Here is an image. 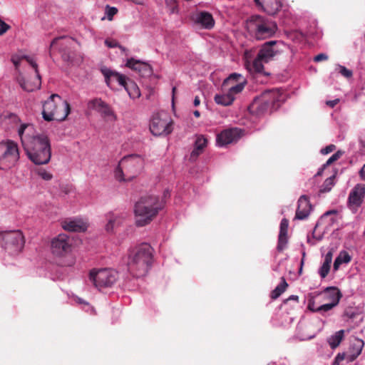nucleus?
Wrapping results in <instances>:
<instances>
[{
	"mask_svg": "<svg viewBox=\"0 0 365 365\" xmlns=\"http://www.w3.org/2000/svg\"><path fill=\"white\" fill-rule=\"evenodd\" d=\"M18 133L24 149L31 161L36 165H45L50 161L51 144L46 135H33L34 126L29 123L21 124Z\"/></svg>",
	"mask_w": 365,
	"mask_h": 365,
	"instance_id": "obj_1",
	"label": "nucleus"
},
{
	"mask_svg": "<svg viewBox=\"0 0 365 365\" xmlns=\"http://www.w3.org/2000/svg\"><path fill=\"white\" fill-rule=\"evenodd\" d=\"M170 197L168 190L160 197L155 195H145L142 196L135 203L134 213L135 215V224L138 227H143L149 224L163 210L165 206V198Z\"/></svg>",
	"mask_w": 365,
	"mask_h": 365,
	"instance_id": "obj_2",
	"label": "nucleus"
},
{
	"mask_svg": "<svg viewBox=\"0 0 365 365\" xmlns=\"http://www.w3.org/2000/svg\"><path fill=\"white\" fill-rule=\"evenodd\" d=\"M153 261V249L147 243H143L130 251L127 262L129 272L135 277L145 276Z\"/></svg>",
	"mask_w": 365,
	"mask_h": 365,
	"instance_id": "obj_3",
	"label": "nucleus"
},
{
	"mask_svg": "<svg viewBox=\"0 0 365 365\" xmlns=\"http://www.w3.org/2000/svg\"><path fill=\"white\" fill-rule=\"evenodd\" d=\"M285 99L286 94L279 88L266 91L255 98L248 110L251 114L260 116L277 110Z\"/></svg>",
	"mask_w": 365,
	"mask_h": 365,
	"instance_id": "obj_4",
	"label": "nucleus"
},
{
	"mask_svg": "<svg viewBox=\"0 0 365 365\" xmlns=\"http://www.w3.org/2000/svg\"><path fill=\"white\" fill-rule=\"evenodd\" d=\"M70 104L58 94H52L43 105L42 115L46 121L64 120L70 113Z\"/></svg>",
	"mask_w": 365,
	"mask_h": 365,
	"instance_id": "obj_5",
	"label": "nucleus"
},
{
	"mask_svg": "<svg viewBox=\"0 0 365 365\" xmlns=\"http://www.w3.org/2000/svg\"><path fill=\"white\" fill-rule=\"evenodd\" d=\"M247 29L255 39L264 40L274 35L277 26L269 19L260 15H254L247 21Z\"/></svg>",
	"mask_w": 365,
	"mask_h": 365,
	"instance_id": "obj_6",
	"label": "nucleus"
},
{
	"mask_svg": "<svg viewBox=\"0 0 365 365\" xmlns=\"http://www.w3.org/2000/svg\"><path fill=\"white\" fill-rule=\"evenodd\" d=\"M143 160L139 155H128L120 160L115 170V177L118 181H130L143 168Z\"/></svg>",
	"mask_w": 365,
	"mask_h": 365,
	"instance_id": "obj_7",
	"label": "nucleus"
},
{
	"mask_svg": "<svg viewBox=\"0 0 365 365\" xmlns=\"http://www.w3.org/2000/svg\"><path fill=\"white\" fill-rule=\"evenodd\" d=\"M25 244L20 230L0 232V245L11 255L19 254Z\"/></svg>",
	"mask_w": 365,
	"mask_h": 365,
	"instance_id": "obj_8",
	"label": "nucleus"
},
{
	"mask_svg": "<svg viewBox=\"0 0 365 365\" xmlns=\"http://www.w3.org/2000/svg\"><path fill=\"white\" fill-rule=\"evenodd\" d=\"M73 39L67 36L55 38L51 43L49 52L51 56L52 50L57 48L63 61L68 63H78L82 61V57L77 58V53L73 51Z\"/></svg>",
	"mask_w": 365,
	"mask_h": 365,
	"instance_id": "obj_9",
	"label": "nucleus"
},
{
	"mask_svg": "<svg viewBox=\"0 0 365 365\" xmlns=\"http://www.w3.org/2000/svg\"><path fill=\"white\" fill-rule=\"evenodd\" d=\"M19 159L18 145L7 140L0 143V169L8 170L14 167Z\"/></svg>",
	"mask_w": 365,
	"mask_h": 365,
	"instance_id": "obj_10",
	"label": "nucleus"
},
{
	"mask_svg": "<svg viewBox=\"0 0 365 365\" xmlns=\"http://www.w3.org/2000/svg\"><path fill=\"white\" fill-rule=\"evenodd\" d=\"M89 279L96 287L101 289L111 287L118 279V273L112 269H101L98 271L92 270Z\"/></svg>",
	"mask_w": 365,
	"mask_h": 365,
	"instance_id": "obj_11",
	"label": "nucleus"
},
{
	"mask_svg": "<svg viewBox=\"0 0 365 365\" xmlns=\"http://www.w3.org/2000/svg\"><path fill=\"white\" fill-rule=\"evenodd\" d=\"M150 130L154 135H168L172 130V120L166 113L155 114L150 123Z\"/></svg>",
	"mask_w": 365,
	"mask_h": 365,
	"instance_id": "obj_12",
	"label": "nucleus"
},
{
	"mask_svg": "<svg viewBox=\"0 0 365 365\" xmlns=\"http://www.w3.org/2000/svg\"><path fill=\"white\" fill-rule=\"evenodd\" d=\"M52 253L57 257H63L71 251V242L66 234H59L51 240Z\"/></svg>",
	"mask_w": 365,
	"mask_h": 365,
	"instance_id": "obj_13",
	"label": "nucleus"
},
{
	"mask_svg": "<svg viewBox=\"0 0 365 365\" xmlns=\"http://www.w3.org/2000/svg\"><path fill=\"white\" fill-rule=\"evenodd\" d=\"M243 135L242 129L232 128L222 130L217 136V143L220 146H224L237 142Z\"/></svg>",
	"mask_w": 365,
	"mask_h": 365,
	"instance_id": "obj_14",
	"label": "nucleus"
},
{
	"mask_svg": "<svg viewBox=\"0 0 365 365\" xmlns=\"http://www.w3.org/2000/svg\"><path fill=\"white\" fill-rule=\"evenodd\" d=\"M244 89V83H237L235 86H231L227 93L216 94L215 101L217 104L227 106L231 105L234 100V96L240 93Z\"/></svg>",
	"mask_w": 365,
	"mask_h": 365,
	"instance_id": "obj_15",
	"label": "nucleus"
},
{
	"mask_svg": "<svg viewBox=\"0 0 365 365\" xmlns=\"http://www.w3.org/2000/svg\"><path fill=\"white\" fill-rule=\"evenodd\" d=\"M88 106L90 108L95 109L99 112L101 115L106 120H115V115L111 108L101 98H95L90 101Z\"/></svg>",
	"mask_w": 365,
	"mask_h": 365,
	"instance_id": "obj_16",
	"label": "nucleus"
},
{
	"mask_svg": "<svg viewBox=\"0 0 365 365\" xmlns=\"http://www.w3.org/2000/svg\"><path fill=\"white\" fill-rule=\"evenodd\" d=\"M365 197V185L364 184H356L351 190L348 202L349 206L359 207L361 205Z\"/></svg>",
	"mask_w": 365,
	"mask_h": 365,
	"instance_id": "obj_17",
	"label": "nucleus"
},
{
	"mask_svg": "<svg viewBox=\"0 0 365 365\" xmlns=\"http://www.w3.org/2000/svg\"><path fill=\"white\" fill-rule=\"evenodd\" d=\"M125 66L130 69L137 71L141 76H150L153 73L150 65L141 61L130 58L127 60Z\"/></svg>",
	"mask_w": 365,
	"mask_h": 365,
	"instance_id": "obj_18",
	"label": "nucleus"
},
{
	"mask_svg": "<svg viewBox=\"0 0 365 365\" xmlns=\"http://www.w3.org/2000/svg\"><path fill=\"white\" fill-rule=\"evenodd\" d=\"M312 205L309 202V197L307 195H302L298 200V205L296 210L295 219H306L311 211Z\"/></svg>",
	"mask_w": 365,
	"mask_h": 365,
	"instance_id": "obj_19",
	"label": "nucleus"
},
{
	"mask_svg": "<svg viewBox=\"0 0 365 365\" xmlns=\"http://www.w3.org/2000/svg\"><path fill=\"white\" fill-rule=\"evenodd\" d=\"M102 72L105 76L106 84L111 88L115 87V83L121 86H124L128 79L124 75L110 70H103Z\"/></svg>",
	"mask_w": 365,
	"mask_h": 365,
	"instance_id": "obj_20",
	"label": "nucleus"
},
{
	"mask_svg": "<svg viewBox=\"0 0 365 365\" xmlns=\"http://www.w3.org/2000/svg\"><path fill=\"white\" fill-rule=\"evenodd\" d=\"M255 2L269 15L276 14L282 6L278 0H255Z\"/></svg>",
	"mask_w": 365,
	"mask_h": 365,
	"instance_id": "obj_21",
	"label": "nucleus"
},
{
	"mask_svg": "<svg viewBox=\"0 0 365 365\" xmlns=\"http://www.w3.org/2000/svg\"><path fill=\"white\" fill-rule=\"evenodd\" d=\"M18 82L23 90L27 92H32L38 90L41 87V78L40 74L36 75L35 79L33 81L26 80L24 77L19 76Z\"/></svg>",
	"mask_w": 365,
	"mask_h": 365,
	"instance_id": "obj_22",
	"label": "nucleus"
},
{
	"mask_svg": "<svg viewBox=\"0 0 365 365\" xmlns=\"http://www.w3.org/2000/svg\"><path fill=\"white\" fill-rule=\"evenodd\" d=\"M274 44H276V41H274L265 43L257 55L259 56V58H261L264 63H267L272 60L276 55V51L272 48V46Z\"/></svg>",
	"mask_w": 365,
	"mask_h": 365,
	"instance_id": "obj_23",
	"label": "nucleus"
},
{
	"mask_svg": "<svg viewBox=\"0 0 365 365\" xmlns=\"http://www.w3.org/2000/svg\"><path fill=\"white\" fill-rule=\"evenodd\" d=\"M195 22L206 29H211L215 26V20L212 15L207 11H200L197 14Z\"/></svg>",
	"mask_w": 365,
	"mask_h": 365,
	"instance_id": "obj_24",
	"label": "nucleus"
},
{
	"mask_svg": "<svg viewBox=\"0 0 365 365\" xmlns=\"http://www.w3.org/2000/svg\"><path fill=\"white\" fill-rule=\"evenodd\" d=\"M207 140L203 135L197 137L194 149L190 153V160L195 161L197 157L203 152L205 148L207 146Z\"/></svg>",
	"mask_w": 365,
	"mask_h": 365,
	"instance_id": "obj_25",
	"label": "nucleus"
},
{
	"mask_svg": "<svg viewBox=\"0 0 365 365\" xmlns=\"http://www.w3.org/2000/svg\"><path fill=\"white\" fill-rule=\"evenodd\" d=\"M324 298L336 306L339 304L342 295L340 290L335 287H329L323 292Z\"/></svg>",
	"mask_w": 365,
	"mask_h": 365,
	"instance_id": "obj_26",
	"label": "nucleus"
},
{
	"mask_svg": "<svg viewBox=\"0 0 365 365\" xmlns=\"http://www.w3.org/2000/svg\"><path fill=\"white\" fill-rule=\"evenodd\" d=\"M62 227L69 232H84L87 229L86 223L81 220L63 221Z\"/></svg>",
	"mask_w": 365,
	"mask_h": 365,
	"instance_id": "obj_27",
	"label": "nucleus"
},
{
	"mask_svg": "<svg viewBox=\"0 0 365 365\" xmlns=\"http://www.w3.org/2000/svg\"><path fill=\"white\" fill-rule=\"evenodd\" d=\"M243 78L242 76L240 73H233L230 74L226 79L224 80L222 85V90H227L229 91V88L231 87V86H235L237 83H244V86H245L246 81L243 80L242 81H240V80Z\"/></svg>",
	"mask_w": 365,
	"mask_h": 365,
	"instance_id": "obj_28",
	"label": "nucleus"
},
{
	"mask_svg": "<svg viewBox=\"0 0 365 365\" xmlns=\"http://www.w3.org/2000/svg\"><path fill=\"white\" fill-rule=\"evenodd\" d=\"M364 345V343L363 340L359 339L354 340L350 348L351 354L347 356L349 361H354L361 354Z\"/></svg>",
	"mask_w": 365,
	"mask_h": 365,
	"instance_id": "obj_29",
	"label": "nucleus"
},
{
	"mask_svg": "<svg viewBox=\"0 0 365 365\" xmlns=\"http://www.w3.org/2000/svg\"><path fill=\"white\" fill-rule=\"evenodd\" d=\"M123 87L131 98H138L140 96V89L133 81L128 78Z\"/></svg>",
	"mask_w": 365,
	"mask_h": 365,
	"instance_id": "obj_30",
	"label": "nucleus"
},
{
	"mask_svg": "<svg viewBox=\"0 0 365 365\" xmlns=\"http://www.w3.org/2000/svg\"><path fill=\"white\" fill-rule=\"evenodd\" d=\"M344 336V331L343 329L336 331L334 335L328 339V343L331 349L336 348L342 341Z\"/></svg>",
	"mask_w": 365,
	"mask_h": 365,
	"instance_id": "obj_31",
	"label": "nucleus"
},
{
	"mask_svg": "<svg viewBox=\"0 0 365 365\" xmlns=\"http://www.w3.org/2000/svg\"><path fill=\"white\" fill-rule=\"evenodd\" d=\"M288 287L284 277H282L281 282L276 287V288L271 292L270 297L272 299H277L283 292H285Z\"/></svg>",
	"mask_w": 365,
	"mask_h": 365,
	"instance_id": "obj_32",
	"label": "nucleus"
},
{
	"mask_svg": "<svg viewBox=\"0 0 365 365\" xmlns=\"http://www.w3.org/2000/svg\"><path fill=\"white\" fill-rule=\"evenodd\" d=\"M334 178H335V175H332V176L327 178L324 180V182H323V184L319 190V192L324 193V192H329L334 185Z\"/></svg>",
	"mask_w": 365,
	"mask_h": 365,
	"instance_id": "obj_33",
	"label": "nucleus"
},
{
	"mask_svg": "<svg viewBox=\"0 0 365 365\" xmlns=\"http://www.w3.org/2000/svg\"><path fill=\"white\" fill-rule=\"evenodd\" d=\"M264 61H262L261 58H259V56H257V57L253 61L252 69L256 73H262L264 70Z\"/></svg>",
	"mask_w": 365,
	"mask_h": 365,
	"instance_id": "obj_34",
	"label": "nucleus"
},
{
	"mask_svg": "<svg viewBox=\"0 0 365 365\" xmlns=\"http://www.w3.org/2000/svg\"><path fill=\"white\" fill-rule=\"evenodd\" d=\"M288 242V237L287 235H279L278 237V243L277 246V250L278 252H282L287 247Z\"/></svg>",
	"mask_w": 365,
	"mask_h": 365,
	"instance_id": "obj_35",
	"label": "nucleus"
},
{
	"mask_svg": "<svg viewBox=\"0 0 365 365\" xmlns=\"http://www.w3.org/2000/svg\"><path fill=\"white\" fill-rule=\"evenodd\" d=\"M36 172L38 176H40L42 179L45 180H50L53 178L52 174L43 168H38L36 170Z\"/></svg>",
	"mask_w": 365,
	"mask_h": 365,
	"instance_id": "obj_36",
	"label": "nucleus"
},
{
	"mask_svg": "<svg viewBox=\"0 0 365 365\" xmlns=\"http://www.w3.org/2000/svg\"><path fill=\"white\" fill-rule=\"evenodd\" d=\"M289 221L284 218L280 222L279 234V235H287L288 232Z\"/></svg>",
	"mask_w": 365,
	"mask_h": 365,
	"instance_id": "obj_37",
	"label": "nucleus"
},
{
	"mask_svg": "<svg viewBox=\"0 0 365 365\" xmlns=\"http://www.w3.org/2000/svg\"><path fill=\"white\" fill-rule=\"evenodd\" d=\"M118 13V9L115 7H112L108 5L106 6V14L107 15V19L109 21H112L113 16Z\"/></svg>",
	"mask_w": 365,
	"mask_h": 365,
	"instance_id": "obj_38",
	"label": "nucleus"
},
{
	"mask_svg": "<svg viewBox=\"0 0 365 365\" xmlns=\"http://www.w3.org/2000/svg\"><path fill=\"white\" fill-rule=\"evenodd\" d=\"M334 307H336V305L334 304L328 302L327 304H322V305L317 307L316 312H328V311L331 310L332 308H334Z\"/></svg>",
	"mask_w": 365,
	"mask_h": 365,
	"instance_id": "obj_39",
	"label": "nucleus"
},
{
	"mask_svg": "<svg viewBox=\"0 0 365 365\" xmlns=\"http://www.w3.org/2000/svg\"><path fill=\"white\" fill-rule=\"evenodd\" d=\"M341 151H337L334 154H333L326 162V163L324 165V166H327L333 163L334 162L336 161L342 155Z\"/></svg>",
	"mask_w": 365,
	"mask_h": 365,
	"instance_id": "obj_40",
	"label": "nucleus"
},
{
	"mask_svg": "<svg viewBox=\"0 0 365 365\" xmlns=\"http://www.w3.org/2000/svg\"><path fill=\"white\" fill-rule=\"evenodd\" d=\"M330 267V265L322 264L319 270V275L322 278H325L328 275Z\"/></svg>",
	"mask_w": 365,
	"mask_h": 365,
	"instance_id": "obj_41",
	"label": "nucleus"
},
{
	"mask_svg": "<svg viewBox=\"0 0 365 365\" xmlns=\"http://www.w3.org/2000/svg\"><path fill=\"white\" fill-rule=\"evenodd\" d=\"M338 257H341V261L342 263H349L351 259V256L346 252H340Z\"/></svg>",
	"mask_w": 365,
	"mask_h": 365,
	"instance_id": "obj_42",
	"label": "nucleus"
},
{
	"mask_svg": "<svg viewBox=\"0 0 365 365\" xmlns=\"http://www.w3.org/2000/svg\"><path fill=\"white\" fill-rule=\"evenodd\" d=\"M117 220L116 217H110L108 220V222L106 226V229L108 232H110L113 229L114 224Z\"/></svg>",
	"mask_w": 365,
	"mask_h": 365,
	"instance_id": "obj_43",
	"label": "nucleus"
},
{
	"mask_svg": "<svg viewBox=\"0 0 365 365\" xmlns=\"http://www.w3.org/2000/svg\"><path fill=\"white\" fill-rule=\"evenodd\" d=\"M333 257V250H330L325 255L324 261L323 264H328L331 266V261Z\"/></svg>",
	"mask_w": 365,
	"mask_h": 365,
	"instance_id": "obj_44",
	"label": "nucleus"
},
{
	"mask_svg": "<svg viewBox=\"0 0 365 365\" xmlns=\"http://www.w3.org/2000/svg\"><path fill=\"white\" fill-rule=\"evenodd\" d=\"M340 73L346 78H350L352 76V71L347 69L346 67L340 66Z\"/></svg>",
	"mask_w": 365,
	"mask_h": 365,
	"instance_id": "obj_45",
	"label": "nucleus"
},
{
	"mask_svg": "<svg viewBox=\"0 0 365 365\" xmlns=\"http://www.w3.org/2000/svg\"><path fill=\"white\" fill-rule=\"evenodd\" d=\"M10 29V26L0 19V36L6 33Z\"/></svg>",
	"mask_w": 365,
	"mask_h": 365,
	"instance_id": "obj_46",
	"label": "nucleus"
},
{
	"mask_svg": "<svg viewBox=\"0 0 365 365\" xmlns=\"http://www.w3.org/2000/svg\"><path fill=\"white\" fill-rule=\"evenodd\" d=\"M26 59L28 61V63L31 66V67L34 69L36 75L39 74L37 63L30 57H26Z\"/></svg>",
	"mask_w": 365,
	"mask_h": 365,
	"instance_id": "obj_47",
	"label": "nucleus"
},
{
	"mask_svg": "<svg viewBox=\"0 0 365 365\" xmlns=\"http://www.w3.org/2000/svg\"><path fill=\"white\" fill-rule=\"evenodd\" d=\"M336 149V146L333 144L329 145L326 146L324 148L322 149L321 153L322 154H328L332 151H334Z\"/></svg>",
	"mask_w": 365,
	"mask_h": 365,
	"instance_id": "obj_48",
	"label": "nucleus"
},
{
	"mask_svg": "<svg viewBox=\"0 0 365 365\" xmlns=\"http://www.w3.org/2000/svg\"><path fill=\"white\" fill-rule=\"evenodd\" d=\"M105 43L109 47V48H115L118 46L122 50H124V48H123L121 46H118V43L115 41H109L106 40Z\"/></svg>",
	"mask_w": 365,
	"mask_h": 365,
	"instance_id": "obj_49",
	"label": "nucleus"
},
{
	"mask_svg": "<svg viewBox=\"0 0 365 365\" xmlns=\"http://www.w3.org/2000/svg\"><path fill=\"white\" fill-rule=\"evenodd\" d=\"M327 58H328V56L326 54L319 53L314 57V61L315 62H319V61H322L324 60H327Z\"/></svg>",
	"mask_w": 365,
	"mask_h": 365,
	"instance_id": "obj_50",
	"label": "nucleus"
},
{
	"mask_svg": "<svg viewBox=\"0 0 365 365\" xmlns=\"http://www.w3.org/2000/svg\"><path fill=\"white\" fill-rule=\"evenodd\" d=\"M344 358H345V355H344V354H339L336 356V358H335V359H334V361L333 365H339V364L341 361H342L344 359Z\"/></svg>",
	"mask_w": 365,
	"mask_h": 365,
	"instance_id": "obj_51",
	"label": "nucleus"
},
{
	"mask_svg": "<svg viewBox=\"0 0 365 365\" xmlns=\"http://www.w3.org/2000/svg\"><path fill=\"white\" fill-rule=\"evenodd\" d=\"M342 264L341 261V257H336L334 262V270H337L339 267V266Z\"/></svg>",
	"mask_w": 365,
	"mask_h": 365,
	"instance_id": "obj_52",
	"label": "nucleus"
},
{
	"mask_svg": "<svg viewBox=\"0 0 365 365\" xmlns=\"http://www.w3.org/2000/svg\"><path fill=\"white\" fill-rule=\"evenodd\" d=\"M308 309L312 311V312H316V309L317 307H315L314 306V302L313 301H309V304H308Z\"/></svg>",
	"mask_w": 365,
	"mask_h": 365,
	"instance_id": "obj_53",
	"label": "nucleus"
},
{
	"mask_svg": "<svg viewBox=\"0 0 365 365\" xmlns=\"http://www.w3.org/2000/svg\"><path fill=\"white\" fill-rule=\"evenodd\" d=\"M339 101V99H335L334 101H329L327 102V105L330 106L331 108H334Z\"/></svg>",
	"mask_w": 365,
	"mask_h": 365,
	"instance_id": "obj_54",
	"label": "nucleus"
},
{
	"mask_svg": "<svg viewBox=\"0 0 365 365\" xmlns=\"http://www.w3.org/2000/svg\"><path fill=\"white\" fill-rule=\"evenodd\" d=\"M289 300H294V301H296L297 302H298V301H299V297H298V296H297V295H291L289 298H287V299H285V300L284 301V303H287V302L288 301H289Z\"/></svg>",
	"mask_w": 365,
	"mask_h": 365,
	"instance_id": "obj_55",
	"label": "nucleus"
},
{
	"mask_svg": "<svg viewBox=\"0 0 365 365\" xmlns=\"http://www.w3.org/2000/svg\"><path fill=\"white\" fill-rule=\"evenodd\" d=\"M359 175L362 180H365V164L363 165V167L360 170Z\"/></svg>",
	"mask_w": 365,
	"mask_h": 365,
	"instance_id": "obj_56",
	"label": "nucleus"
},
{
	"mask_svg": "<svg viewBox=\"0 0 365 365\" xmlns=\"http://www.w3.org/2000/svg\"><path fill=\"white\" fill-rule=\"evenodd\" d=\"M344 315L349 317V319H353L355 317V314L352 312H349L348 310H346L344 312Z\"/></svg>",
	"mask_w": 365,
	"mask_h": 365,
	"instance_id": "obj_57",
	"label": "nucleus"
},
{
	"mask_svg": "<svg viewBox=\"0 0 365 365\" xmlns=\"http://www.w3.org/2000/svg\"><path fill=\"white\" fill-rule=\"evenodd\" d=\"M194 106H198L200 103V98L198 96H196L194 99Z\"/></svg>",
	"mask_w": 365,
	"mask_h": 365,
	"instance_id": "obj_58",
	"label": "nucleus"
},
{
	"mask_svg": "<svg viewBox=\"0 0 365 365\" xmlns=\"http://www.w3.org/2000/svg\"><path fill=\"white\" fill-rule=\"evenodd\" d=\"M172 93H173V104L174 103V98H175V94L176 93V87H173V91H172Z\"/></svg>",
	"mask_w": 365,
	"mask_h": 365,
	"instance_id": "obj_59",
	"label": "nucleus"
},
{
	"mask_svg": "<svg viewBox=\"0 0 365 365\" xmlns=\"http://www.w3.org/2000/svg\"><path fill=\"white\" fill-rule=\"evenodd\" d=\"M9 118L11 119H14V120H19L17 115H16L15 114H13V113H11L9 115Z\"/></svg>",
	"mask_w": 365,
	"mask_h": 365,
	"instance_id": "obj_60",
	"label": "nucleus"
},
{
	"mask_svg": "<svg viewBox=\"0 0 365 365\" xmlns=\"http://www.w3.org/2000/svg\"><path fill=\"white\" fill-rule=\"evenodd\" d=\"M193 114L197 118L200 117V112L198 110H195Z\"/></svg>",
	"mask_w": 365,
	"mask_h": 365,
	"instance_id": "obj_61",
	"label": "nucleus"
},
{
	"mask_svg": "<svg viewBox=\"0 0 365 365\" xmlns=\"http://www.w3.org/2000/svg\"><path fill=\"white\" fill-rule=\"evenodd\" d=\"M334 212H335V211H334V210H333V211H329V212H327L326 213V215H329V214H330V213H334Z\"/></svg>",
	"mask_w": 365,
	"mask_h": 365,
	"instance_id": "obj_62",
	"label": "nucleus"
}]
</instances>
